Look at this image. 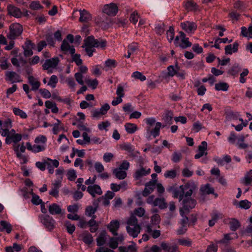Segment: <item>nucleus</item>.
Masks as SVG:
<instances>
[{
    "instance_id": "obj_1",
    "label": "nucleus",
    "mask_w": 252,
    "mask_h": 252,
    "mask_svg": "<svg viewBox=\"0 0 252 252\" xmlns=\"http://www.w3.org/2000/svg\"><path fill=\"white\" fill-rule=\"evenodd\" d=\"M145 122L147 125L146 127V137L150 139L151 137L156 138L160 134V130L162 127L160 122H156V119L154 117H149L145 119Z\"/></svg>"
},
{
    "instance_id": "obj_2",
    "label": "nucleus",
    "mask_w": 252,
    "mask_h": 252,
    "mask_svg": "<svg viewBox=\"0 0 252 252\" xmlns=\"http://www.w3.org/2000/svg\"><path fill=\"white\" fill-rule=\"evenodd\" d=\"M47 137L43 135H39L34 139L35 144L32 145L30 142L26 143L27 149L33 153H37L44 151L46 148Z\"/></svg>"
},
{
    "instance_id": "obj_3",
    "label": "nucleus",
    "mask_w": 252,
    "mask_h": 252,
    "mask_svg": "<svg viewBox=\"0 0 252 252\" xmlns=\"http://www.w3.org/2000/svg\"><path fill=\"white\" fill-rule=\"evenodd\" d=\"M126 224V228L128 234L133 238L137 237L140 232L141 227L138 224V220L133 214L127 220Z\"/></svg>"
},
{
    "instance_id": "obj_4",
    "label": "nucleus",
    "mask_w": 252,
    "mask_h": 252,
    "mask_svg": "<svg viewBox=\"0 0 252 252\" xmlns=\"http://www.w3.org/2000/svg\"><path fill=\"white\" fill-rule=\"evenodd\" d=\"M174 44L176 46H179L183 49L189 47L192 45L191 43L189 41V38L186 37L185 33L183 32H180L179 35L176 36Z\"/></svg>"
},
{
    "instance_id": "obj_5",
    "label": "nucleus",
    "mask_w": 252,
    "mask_h": 252,
    "mask_svg": "<svg viewBox=\"0 0 252 252\" xmlns=\"http://www.w3.org/2000/svg\"><path fill=\"white\" fill-rule=\"evenodd\" d=\"M10 32L7 37L11 39H14L19 36L23 32V27L18 23H13L10 26Z\"/></svg>"
},
{
    "instance_id": "obj_6",
    "label": "nucleus",
    "mask_w": 252,
    "mask_h": 252,
    "mask_svg": "<svg viewBox=\"0 0 252 252\" xmlns=\"http://www.w3.org/2000/svg\"><path fill=\"white\" fill-rule=\"evenodd\" d=\"M40 222L48 231H52L55 227V221L49 215H41L39 217Z\"/></svg>"
},
{
    "instance_id": "obj_7",
    "label": "nucleus",
    "mask_w": 252,
    "mask_h": 252,
    "mask_svg": "<svg viewBox=\"0 0 252 252\" xmlns=\"http://www.w3.org/2000/svg\"><path fill=\"white\" fill-rule=\"evenodd\" d=\"M183 204V207L180 209V214L182 216H183V214L188 213L190 209L194 208L196 201L191 198L184 199Z\"/></svg>"
},
{
    "instance_id": "obj_8",
    "label": "nucleus",
    "mask_w": 252,
    "mask_h": 252,
    "mask_svg": "<svg viewBox=\"0 0 252 252\" xmlns=\"http://www.w3.org/2000/svg\"><path fill=\"white\" fill-rule=\"evenodd\" d=\"M94 41V36H88L84 41L85 51L89 57H92L93 52L95 51V46L93 42Z\"/></svg>"
},
{
    "instance_id": "obj_9",
    "label": "nucleus",
    "mask_w": 252,
    "mask_h": 252,
    "mask_svg": "<svg viewBox=\"0 0 252 252\" xmlns=\"http://www.w3.org/2000/svg\"><path fill=\"white\" fill-rule=\"evenodd\" d=\"M151 173V169L146 167H143L140 164L139 167L136 169L133 175V177L135 180H139L143 177L149 175Z\"/></svg>"
},
{
    "instance_id": "obj_10",
    "label": "nucleus",
    "mask_w": 252,
    "mask_h": 252,
    "mask_svg": "<svg viewBox=\"0 0 252 252\" xmlns=\"http://www.w3.org/2000/svg\"><path fill=\"white\" fill-rule=\"evenodd\" d=\"M187 189V186H181L179 189H175L174 187L168 188L167 190L168 192H172L174 198L179 197V201L184 199V191Z\"/></svg>"
},
{
    "instance_id": "obj_11",
    "label": "nucleus",
    "mask_w": 252,
    "mask_h": 252,
    "mask_svg": "<svg viewBox=\"0 0 252 252\" xmlns=\"http://www.w3.org/2000/svg\"><path fill=\"white\" fill-rule=\"evenodd\" d=\"M60 62L59 58L57 57L52 58L50 59L46 60L44 63L42 64L43 69L48 70L50 69H53L57 67Z\"/></svg>"
},
{
    "instance_id": "obj_12",
    "label": "nucleus",
    "mask_w": 252,
    "mask_h": 252,
    "mask_svg": "<svg viewBox=\"0 0 252 252\" xmlns=\"http://www.w3.org/2000/svg\"><path fill=\"white\" fill-rule=\"evenodd\" d=\"M182 29L188 34L193 33L197 29V24L193 22L185 21L181 23Z\"/></svg>"
},
{
    "instance_id": "obj_13",
    "label": "nucleus",
    "mask_w": 252,
    "mask_h": 252,
    "mask_svg": "<svg viewBox=\"0 0 252 252\" xmlns=\"http://www.w3.org/2000/svg\"><path fill=\"white\" fill-rule=\"evenodd\" d=\"M118 11V7L114 3H111L104 5L103 12L109 16H115Z\"/></svg>"
},
{
    "instance_id": "obj_14",
    "label": "nucleus",
    "mask_w": 252,
    "mask_h": 252,
    "mask_svg": "<svg viewBox=\"0 0 252 252\" xmlns=\"http://www.w3.org/2000/svg\"><path fill=\"white\" fill-rule=\"evenodd\" d=\"M5 80L12 83L22 82L21 76L14 71H7L5 73Z\"/></svg>"
},
{
    "instance_id": "obj_15",
    "label": "nucleus",
    "mask_w": 252,
    "mask_h": 252,
    "mask_svg": "<svg viewBox=\"0 0 252 252\" xmlns=\"http://www.w3.org/2000/svg\"><path fill=\"white\" fill-rule=\"evenodd\" d=\"M120 226V221L117 220H113L107 225V228L114 236H116L118 235V231Z\"/></svg>"
},
{
    "instance_id": "obj_16",
    "label": "nucleus",
    "mask_w": 252,
    "mask_h": 252,
    "mask_svg": "<svg viewBox=\"0 0 252 252\" xmlns=\"http://www.w3.org/2000/svg\"><path fill=\"white\" fill-rule=\"evenodd\" d=\"M87 190L93 197H95L96 195H100L102 193L100 187L96 184L89 186L87 187Z\"/></svg>"
},
{
    "instance_id": "obj_17",
    "label": "nucleus",
    "mask_w": 252,
    "mask_h": 252,
    "mask_svg": "<svg viewBox=\"0 0 252 252\" xmlns=\"http://www.w3.org/2000/svg\"><path fill=\"white\" fill-rule=\"evenodd\" d=\"M157 228H158V227L154 225H147L146 226V231L151 235L153 238L156 239L159 237L161 234L160 230L157 229Z\"/></svg>"
},
{
    "instance_id": "obj_18",
    "label": "nucleus",
    "mask_w": 252,
    "mask_h": 252,
    "mask_svg": "<svg viewBox=\"0 0 252 252\" xmlns=\"http://www.w3.org/2000/svg\"><path fill=\"white\" fill-rule=\"evenodd\" d=\"M7 8L8 14L13 17L20 18L23 15L20 9L13 5H9Z\"/></svg>"
},
{
    "instance_id": "obj_19",
    "label": "nucleus",
    "mask_w": 252,
    "mask_h": 252,
    "mask_svg": "<svg viewBox=\"0 0 252 252\" xmlns=\"http://www.w3.org/2000/svg\"><path fill=\"white\" fill-rule=\"evenodd\" d=\"M156 182V181H149L146 184L145 187L142 192V195L144 196H147L154 191Z\"/></svg>"
},
{
    "instance_id": "obj_20",
    "label": "nucleus",
    "mask_w": 252,
    "mask_h": 252,
    "mask_svg": "<svg viewBox=\"0 0 252 252\" xmlns=\"http://www.w3.org/2000/svg\"><path fill=\"white\" fill-rule=\"evenodd\" d=\"M61 186V182L60 181H56L52 184V187L49 191V194L57 198L59 196V189Z\"/></svg>"
},
{
    "instance_id": "obj_21",
    "label": "nucleus",
    "mask_w": 252,
    "mask_h": 252,
    "mask_svg": "<svg viewBox=\"0 0 252 252\" xmlns=\"http://www.w3.org/2000/svg\"><path fill=\"white\" fill-rule=\"evenodd\" d=\"M80 17L79 20L82 23H87L92 19V16L90 13L85 9L80 10Z\"/></svg>"
},
{
    "instance_id": "obj_22",
    "label": "nucleus",
    "mask_w": 252,
    "mask_h": 252,
    "mask_svg": "<svg viewBox=\"0 0 252 252\" xmlns=\"http://www.w3.org/2000/svg\"><path fill=\"white\" fill-rule=\"evenodd\" d=\"M225 222L228 223L230 229L234 231L238 229L241 226L239 220L234 218L226 219L225 220Z\"/></svg>"
},
{
    "instance_id": "obj_23",
    "label": "nucleus",
    "mask_w": 252,
    "mask_h": 252,
    "mask_svg": "<svg viewBox=\"0 0 252 252\" xmlns=\"http://www.w3.org/2000/svg\"><path fill=\"white\" fill-rule=\"evenodd\" d=\"M201 83L199 80H196L193 83L194 87L197 88V94L198 95L203 96L207 91L205 87L201 85Z\"/></svg>"
},
{
    "instance_id": "obj_24",
    "label": "nucleus",
    "mask_w": 252,
    "mask_h": 252,
    "mask_svg": "<svg viewBox=\"0 0 252 252\" xmlns=\"http://www.w3.org/2000/svg\"><path fill=\"white\" fill-rule=\"evenodd\" d=\"M28 82L32 86L31 90L32 91H37L41 85L40 82L32 75H29L28 76Z\"/></svg>"
},
{
    "instance_id": "obj_25",
    "label": "nucleus",
    "mask_w": 252,
    "mask_h": 252,
    "mask_svg": "<svg viewBox=\"0 0 252 252\" xmlns=\"http://www.w3.org/2000/svg\"><path fill=\"white\" fill-rule=\"evenodd\" d=\"M61 48L62 51L65 53L69 52L70 54H74L75 52V50L73 46H70L69 43L65 39L63 40Z\"/></svg>"
},
{
    "instance_id": "obj_26",
    "label": "nucleus",
    "mask_w": 252,
    "mask_h": 252,
    "mask_svg": "<svg viewBox=\"0 0 252 252\" xmlns=\"http://www.w3.org/2000/svg\"><path fill=\"white\" fill-rule=\"evenodd\" d=\"M79 239L87 245H90L93 242L92 235L88 232H84L79 236Z\"/></svg>"
},
{
    "instance_id": "obj_27",
    "label": "nucleus",
    "mask_w": 252,
    "mask_h": 252,
    "mask_svg": "<svg viewBox=\"0 0 252 252\" xmlns=\"http://www.w3.org/2000/svg\"><path fill=\"white\" fill-rule=\"evenodd\" d=\"M161 247L166 252H180L177 246L176 245H171L167 243L162 242L161 244Z\"/></svg>"
},
{
    "instance_id": "obj_28",
    "label": "nucleus",
    "mask_w": 252,
    "mask_h": 252,
    "mask_svg": "<svg viewBox=\"0 0 252 252\" xmlns=\"http://www.w3.org/2000/svg\"><path fill=\"white\" fill-rule=\"evenodd\" d=\"M107 234L105 231H102L96 239V244L98 246L104 245L106 241Z\"/></svg>"
},
{
    "instance_id": "obj_29",
    "label": "nucleus",
    "mask_w": 252,
    "mask_h": 252,
    "mask_svg": "<svg viewBox=\"0 0 252 252\" xmlns=\"http://www.w3.org/2000/svg\"><path fill=\"white\" fill-rule=\"evenodd\" d=\"M49 211L51 215H59L61 214L62 210L59 205L53 203L49 206Z\"/></svg>"
},
{
    "instance_id": "obj_30",
    "label": "nucleus",
    "mask_w": 252,
    "mask_h": 252,
    "mask_svg": "<svg viewBox=\"0 0 252 252\" xmlns=\"http://www.w3.org/2000/svg\"><path fill=\"white\" fill-rule=\"evenodd\" d=\"M113 173L116 177L119 180H123L125 179L127 176V173L126 171L121 170L117 168L113 170Z\"/></svg>"
},
{
    "instance_id": "obj_31",
    "label": "nucleus",
    "mask_w": 252,
    "mask_h": 252,
    "mask_svg": "<svg viewBox=\"0 0 252 252\" xmlns=\"http://www.w3.org/2000/svg\"><path fill=\"white\" fill-rule=\"evenodd\" d=\"M200 191L203 194H214V188L209 184L201 186Z\"/></svg>"
},
{
    "instance_id": "obj_32",
    "label": "nucleus",
    "mask_w": 252,
    "mask_h": 252,
    "mask_svg": "<svg viewBox=\"0 0 252 252\" xmlns=\"http://www.w3.org/2000/svg\"><path fill=\"white\" fill-rule=\"evenodd\" d=\"M45 105L47 109H51L53 113L56 114L58 113L59 108L57 107L55 103L50 100H47L45 101Z\"/></svg>"
},
{
    "instance_id": "obj_33",
    "label": "nucleus",
    "mask_w": 252,
    "mask_h": 252,
    "mask_svg": "<svg viewBox=\"0 0 252 252\" xmlns=\"http://www.w3.org/2000/svg\"><path fill=\"white\" fill-rule=\"evenodd\" d=\"M241 34L248 38H252V26H249L248 28L241 27Z\"/></svg>"
},
{
    "instance_id": "obj_34",
    "label": "nucleus",
    "mask_w": 252,
    "mask_h": 252,
    "mask_svg": "<svg viewBox=\"0 0 252 252\" xmlns=\"http://www.w3.org/2000/svg\"><path fill=\"white\" fill-rule=\"evenodd\" d=\"M125 127L127 133L129 134L134 133L138 129L136 125L130 123H126Z\"/></svg>"
},
{
    "instance_id": "obj_35",
    "label": "nucleus",
    "mask_w": 252,
    "mask_h": 252,
    "mask_svg": "<svg viewBox=\"0 0 252 252\" xmlns=\"http://www.w3.org/2000/svg\"><path fill=\"white\" fill-rule=\"evenodd\" d=\"M184 6L188 11L196 10L197 9V6L193 1L191 0H187L184 2Z\"/></svg>"
},
{
    "instance_id": "obj_36",
    "label": "nucleus",
    "mask_w": 252,
    "mask_h": 252,
    "mask_svg": "<svg viewBox=\"0 0 252 252\" xmlns=\"http://www.w3.org/2000/svg\"><path fill=\"white\" fill-rule=\"evenodd\" d=\"M229 87V85L225 82H219L215 85V89L218 91H227L228 90Z\"/></svg>"
},
{
    "instance_id": "obj_37",
    "label": "nucleus",
    "mask_w": 252,
    "mask_h": 252,
    "mask_svg": "<svg viewBox=\"0 0 252 252\" xmlns=\"http://www.w3.org/2000/svg\"><path fill=\"white\" fill-rule=\"evenodd\" d=\"M65 83L71 92H74L76 89V84L72 77H67L66 78Z\"/></svg>"
},
{
    "instance_id": "obj_38",
    "label": "nucleus",
    "mask_w": 252,
    "mask_h": 252,
    "mask_svg": "<svg viewBox=\"0 0 252 252\" xmlns=\"http://www.w3.org/2000/svg\"><path fill=\"white\" fill-rule=\"evenodd\" d=\"M154 206H158L160 209L166 208L167 204L163 198H157L154 200Z\"/></svg>"
},
{
    "instance_id": "obj_39",
    "label": "nucleus",
    "mask_w": 252,
    "mask_h": 252,
    "mask_svg": "<svg viewBox=\"0 0 252 252\" xmlns=\"http://www.w3.org/2000/svg\"><path fill=\"white\" fill-rule=\"evenodd\" d=\"M160 221V218L159 215L156 214L152 216L151 218V223L148 225H154L157 226L158 228H160L159 223Z\"/></svg>"
},
{
    "instance_id": "obj_40",
    "label": "nucleus",
    "mask_w": 252,
    "mask_h": 252,
    "mask_svg": "<svg viewBox=\"0 0 252 252\" xmlns=\"http://www.w3.org/2000/svg\"><path fill=\"white\" fill-rule=\"evenodd\" d=\"M252 182V170L248 172L244 177L242 183L246 185H250Z\"/></svg>"
},
{
    "instance_id": "obj_41",
    "label": "nucleus",
    "mask_w": 252,
    "mask_h": 252,
    "mask_svg": "<svg viewBox=\"0 0 252 252\" xmlns=\"http://www.w3.org/2000/svg\"><path fill=\"white\" fill-rule=\"evenodd\" d=\"M46 165L47 167L57 168L59 166V162L57 159H52L50 158H47L46 159Z\"/></svg>"
},
{
    "instance_id": "obj_42",
    "label": "nucleus",
    "mask_w": 252,
    "mask_h": 252,
    "mask_svg": "<svg viewBox=\"0 0 252 252\" xmlns=\"http://www.w3.org/2000/svg\"><path fill=\"white\" fill-rule=\"evenodd\" d=\"M12 111L14 115L19 116L22 119L27 118V115L26 112L18 108L14 107L12 109Z\"/></svg>"
},
{
    "instance_id": "obj_43",
    "label": "nucleus",
    "mask_w": 252,
    "mask_h": 252,
    "mask_svg": "<svg viewBox=\"0 0 252 252\" xmlns=\"http://www.w3.org/2000/svg\"><path fill=\"white\" fill-rule=\"evenodd\" d=\"M179 67L177 64L175 66L173 65H170L167 67L168 75L169 76H174L177 74V71L179 70Z\"/></svg>"
},
{
    "instance_id": "obj_44",
    "label": "nucleus",
    "mask_w": 252,
    "mask_h": 252,
    "mask_svg": "<svg viewBox=\"0 0 252 252\" xmlns=\"http://www.w3.org/2000/svg\"><path fill=\"white\" fill-rule=\"evenodd\" d=\"M177 175V171L176 169L167 170L164 174L165 178L174 179Z\"/></svg>"
},
{
    "instance_id": "obj_45",
    "label": "nucleus",
    "mask_w": 252,
    "mask_h": 252,
    "mask_svg": "<svg viewBox=\"0 0 252 252\" xmlns=\"http://www.w3.org/2000/svg\"><path fill=\"white\" fill-rule=\"evenodd\" d=\"M93 43L95 47L101 48L102 49H104L107 45L106 40L104 39H100L98 40L94 39V41Z\"/></svg>"
},
{
    "instance_id": "obj_46",
    "label": "nucleus",
    "mask_w": 252,
    "mask_h": 252,
    "mask_svg": "<svg viewBox=\"0 0 252 252\" xmlns=\"http://www.w3.org/2000/svg\"><path fill=\"white\" fill-rule=\"evenodd\" d=\"M85 83L88 85L89 87L92 88L93 89H95L98 84V81L96 79H86Z\"/></svg>"
},
{
    "instance_id": "obj_47",
    "label": "nucleus",
    "mask_w": 252,
    "mask_h": 252,
    "mask_svg": "<svg viewBox=\"0 0 252 252\" xmlns=\"http://www.w3.org/2000/svg\"><path fill=\"white\" fill-rule=\"evenodd\" d=\"M31 194L32 195V199L31 201L32 204L35 205H38L43 202L39 196L34 193L32 190Z\"/></svg>"
},
{
    "instance_id": "obj_48",
    "label": "nucleus",
    "mask_w": 252,
    "mask_h": 252,
    "mask_svg": "<svg viewBox=\"0 0 252 252\" xmlns=\"http://www.w3.org/2000/svg\"><path fill=\"white\" fill-rule=\"evenodd\" d=\"M58 82V77L55 75H53L50 78V80L48 83V85L50 86L52 88H55L56 87Z\"/></svg>"
},
{
    "instance_id": "obj_49",
    "label": "nucleus",
    "mask_w": 252,
    "mask_h": 252,
    "mask_svg": "<svg viewBox=\"0 0 252 252\" xmlns=\"http://www.w3.org/2000/svg\"><path fill=\"white\" fill-rule=\"evenodd\" d=\"M0 225L3 229H5L7 233H10L12 230V226L11 224L4 220H1L0 222Z\"/></svg>"
},
{
    "instance_id": "obj_50",
    "label": "nucleus",
    "mask_w": 252,
    "mask_h": 252,
    "mask_svg": "<svg viewBox=\"0 0 252 252\" xmlns=\"http://www.w3.org/2000/svg\"><path fill=\"white\" fill-rule=\"evenodd\" d=\"M122 150L127 151L128 153H132L133 151V147L129 143H125L120 145Z\"/></svg>"
},
{
    "instance_id": "obj_51",
    "label": "nucleus",
    "mask_w": 252,
    "mask_h": 252,
    "mask_svg": "<svg viewBox=\"0 0 252 252\" xmlns=\"http://www.w3.org/2000/svg\"><path fill=\"white\" fill-rule=\"evenodd\" d=\"M132 77L140 80L141 81H144L146 80V77L145 75H143V74L139 71H135L131 75Z\"/></svg>"
},
{
    "instance_id": "obj_52",
    "label": "nucleus",
    "mask_w": 252,
    "mask_h": 252,
    "mask_svg": "<svg viewBox=\"0 0 252 252\" xmlns=\"http://www.w3.org/2000/svg\"><path fill=\"white\" fill-rule=\"evenodd\" d=\"M96 211V207H93L92 206H88L86 209L85 214L88 217H92L93 215H94V214Z\"/></svg>"
},
{
    "instance_id": "obj_53",
    "label": "nucleus",
    "mask_w": 252,
    "mask_h": 252,
    "mask_svg": "<svg viewBox=\"0 0 252 252\" xmlns=\"http://www.w3.org/2000/svg\"><path fill=\"white\" fill-rule=\"evenodd\" d=\"M110 125V123L108 121H106L98 124L97 126L100 130H105L106 131H107V128L109 127Z\"/></svg>"
},
{
    "instance_id": "obj_54",
    "label": "nucleus",
    "mask_w": 252,
    "mask_h": 252,
    "mask_svg": "<svg viewBox=\"0 0 252 252\" xmlns=\"http://www.w3.org/2000/svg\"><path fill=\"white\" fill-rule=\"evenodd\" d=\"M14 151L16 152L17 158H18L19 159L21 160V162L22 163H25L27 162V158L25 156L22 155V153L19 152L18 151V147H15L14 148Z\"/></svg>"
},
{
    "instance_id": "obj_55",
    "label": "nucleus",
    "mask_w": 252,
    "mask_h": 252,
    "mask_svg": "<svg viewBox=\"0 0 252 252\" xmlns=\"http://www.w3.org/2000/svg\"><path fill=\"white\" fill-rule=\"evenodd\" d=\"M239 207L242 209H249L252 205L251 202L248 200H243L239 202Z\"/></svg>"
},
{
    "instance_id": "obj_56",
    "label": "nucleus",
    "mask_w": 252,
    "mask_h": 252,
    "mask_svg": "<svg viewBox=\"0 0 252 252\" xmlns=\"http://www.w3.org/2000/svg\"><path fill=\"white\" fill-rule=\"evenodd\" d=\"M71 55L72 61L75 62L77 65H81L82 63V60L80 58V55L75 53Z\"/></svg>"
},
{
    "instance_id": "obj_57",
    "label": "nucleus",
    "mask_w": 252,
    "mask_h": 252,
    "mask_svg": "<svg viewBox=\"0 0 252 252\" xmlns=\"http://www.w3.org/2000/svg\"><path fill=\"white\" fill-rule=\"evenodd\" d=\"M167 38L169 42H171L174 38V30L172 27H170L166 32Z\"/></svg>"
},
{
    "instance_id": "obj_58",
    "label": "nucleus",
    "mask_w": 252,
    "mask_h": 252,
    "mask_svg": "<svg viewBox=\"0 0 252 252\" xmlns=\"http://www.w3.org/2000/svg\"><path fill=\"white\" fill-rule=\"evenodd\" d=\"M0 67L2 70H6L8 68V61L4 57L0 59Z\"/></svg>"
},
{
    "instance_id": "obj_59",
    "label": "nucleus",
    "mask_w": 252,
    "mask_h": 252,
    "mask_svg": "<svg viewBox=\"0 0 252 252\" xmlns=\"http://www.w3.org/2000/svg\"><path fill=\"white\" fill-rule=\"evenodd\" d=\"M139 18V15L138 14L137 12L135 11L131 14L129 17V20L131 23L135 25L137 22Z\"/></svg>"
},
{
    "instance_id": "obj_60",
    "label": "nucleus",
    "mask_w": 252,
    "mask_h": 252,
    "mask_svg": "<svg viewBox=\"0 0 252 252\" xmlns=\"http://www.w3.org/2000/svg\"><path fill=\"white\" fill-rule=\"evenodd\" d=\"M202 128V125L199 121H196L193 123L192 131L194 132H198Z\"/></svg>"
},
{
    "instance_id": "obj_61",
    "label": "nucleus",
    "mask_w": 252,
    "mask_h": 252,
    "mask_svg": "<svg viewBox=\"0 0 252 252\" xmlns=\"http://www.w3.org/2000/svg\"><path fill=\"white\" fill-rule=\"evenodd\" d=\"M65 226H66L67 232L72 234L75 230V226L74 224H71L69 221H66L65 223Z\"/></svg>"
},
{
    "instance_id": "obj_62",
    "label": "nucleus",
    "mask_w": 252,
    "mask_h": 252,
    "mask_svg": "<svg viewBox=\"0 0 252 252\" xmlns=\"http://www.w3.org/2000/svg\"><path fill=\"white\" fill-rule=\"evenodd\" d=\"M117 239L115 237L110 238L109 246L111 248L115 249L118 247L119 243Z\"/></svg>"
},
{
    "instance_id": "obj_63",
    "label": "nucleus",
    "mask_w": 252,
    "mask_h": 252,
    "mask_svg": "<svg viewBox=\"0 0 252 252\" xmlns=\"http://www.w3.org/2000/svg\"><path fill=\"white\" fill-rule=\"evenodd\" d=\"M105 65L109 68H115L117 66V62L114 59H108L105 62Z\"/></svg>"
},
{
    "instance_id": "obj_64",
    "label": "nucleus",
    "mask_w": 252,
    "mask_h": 252,
    "mask_svg": "<svg viewBox=\"0 0 252 252\" xmlns=\"http://www.w3.org/2000/svg\"><path fill=\"white\" fill-rule=\"evenodd\" d=\"M42 96L44 98H49L51 96V93L46 89H41L39 90Z\"/></svg>"
}]
</instances>
